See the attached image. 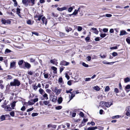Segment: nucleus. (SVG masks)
<instances>
[{
  "label": "nucleus",
  "mask_w": 130,
  "mask_h": 130,
  "mask_svg": "<svg viewBox=\"0 0 130 130\" xmlns=\"http://www.w3.org/2000/svg\"><path fill=\"white\" fill-rule=\"evenodd\" d=\"M5 117L4 115H3L1 116L0 119L1 121H3L5 120Z\"/></svg>",
  "instance_id": "473e14b6"
},
{
  "label": "nucleus",
  "mask_w": 130,
  "mask_h": 130,
  "mask_svg": "<svg viewBox=\"0 0 130 130\" xmlns=\"http://www.w3.org/2000/svg\"><path fill=\"white\" fill-rule=\"evenodd\" d=\"M43 74L44 78L46 79L49 78L51 76L50 74L45 72Z\"/></svg>",
  "instance_id": "6e6552de"
},
{
  "label": "nucleus",
  "mask_w": 130,
  "mask_h": 130,
  "mask_svg": "<svg viewBox=\"0 0 130 130\" xmlns=\"http://www.w3.org/2000/svg\"><path fill=\"white\" fill-rule=\"evenodd\" d=\"M38 113H33L31 114V116L32 117H34L36 116H38Z\"/></svg>",
  "instance_id": "f704fd0d"
},
{
  "label": "nucleus",
  "mask_w": 130,
  "mask_h": 130,
  "mask_svg": "<svg viewBox=\"0 0 130 130\" xmlns=\"http://www.w3.org/2000/svg\"><path fill=\"white\" fill-rule=\"evenodd\" d=\"M52 15L54 17H57L58 16L57 14H55L54 12L52 13Z\"/></svg>",
  "instance_id": "864d4df0"
},
{
  "label": "nucleus",
  "mask_w": 130,
  "mask_h": 130,
  "mask_svg": "<svg viewBox=\"0 0 130 130\" xmlns=\"http://www.w3.org/2000/svg\"><path fill=\"white\" fill-rule=\"evenodd\" d=\"M117 48V46H115L114 47H110V49L111 50L113 49H116Z\"/></svg>",
  "instance_id": "052dcab7"
},
{
  "label": "nucleus",
  "mask_w": 130,
  "mask_h": 130,
  "mask_svg": "<svg viewBox=\"0 0 130 130\" xmlns=\"http://www.w3.org/2000/svg\"><path fill=\"white\" fill-rule=\"evenodd\" d=\"M43 97L45 98V99L47 100L48 99L47 95L46 93H44V94L43 95Z\"/></svg>",
  "instance_id": "a878e982"
},
{
  "label": "nucleus",
  "mask_w": 130,
  "mask_h": 130,
  "mask_svg": "<svg viewBox=\"0 0 130 130\" xmlns=\"http://www.w3.org/2000/svg\"><path fill=\"white\" fill-rule=\"evenodd\" d=\"M106 35V34L104 33L103 34H101L100 35V36L101 37L103 38Z\"/></svg>",
  "instance_id": "58836bf2"
},
{
  "label": "nucleus",
  "mask_w": 130,
  "mask_h": 130,
  "mask_svg": "<svg viewBox=\"0 0 130 130\" xmlns=\"http://www.w3.org/2000/svg\"><path fill=\"white\" fill-rule=\"evenodd\" d=\"M65 30L66 31H67L68 32L69 31H70L71 30H72V29L70 27H67L65 28Z\"/></svg>",
  "instance_id": "dca6fc26"
},
{
  "label": "nucleus",
  "mask_w": 130,
  "mask_h": 130,
  "mask_svg": "<svg viewBox=\"0 0 130 130\" xmlns=\"http://www.w3.org/2000/svg\"><path fill=\"white\" fill-rule=\"evenodd\" d=\"M73 10V8L72 7H69V8L68 10V11L69 12H71L72 11V10Z\"/></svg>",
  "instance_id": "5fc2aeb1"
},
{
  "label": "nucleus",
  "mask_w": 130,
  "mask_h": 130,
  "mask_svg": "<svg viewBox=\"0 0 130 130\" xmlns=\"http://www.w3.org/2000/svg\"><path fill=\"white\" fill-rule=\"evenodd\" d=\"M24 63L25 66L27 68L29 69L31 67V65L29 63L27 62H24Z\"/></svg>",
  "instance_id": "9b49d317"
},
{
  "label": "nucleus",
  "mask_w": 130,
  "mask_h": 130,
  "mask_svg": "<svg viewBox=\"0 0 130 130\" xmlns=\"http://www.w3.org/2000/svg\"><path fill=\"white\" fill-rule=\"evenodd\" d=\"M2 24H5L6 23V20L5 19H2Z\"/></svg>",
  "instance_id": "e433bc0d"
},
{
  "label": "nucleus",
  "mask_w": 130,
  "mask_h": 130,
  "mask_svg": "<svg viewBox=\"0 0 130 130\" xmlns=\"http://www.w3.org/2000/svg\"><path fill=\"white\" fill-rule=\"evenodd\" d=\"M125 90L127 91V92H128V91H127V89H130V85H127L125 87Z\"/></svg>",
  "instance_id": "2f4dec72"
},
{
  "label": "nucleus",
  "mask_w": 130,
  "mask_h": 130,
  "mask_svg": "<svg viewBox=\"0 0 130 130\" xmlns=\"http://www.w3.org/2000/svg\"><path fill=\"white\" fill-rule=\"evenodd\" d=\"M34 23V21H31L30 20H29L27 21V24L31 25H32Z\"/></svg>",
  "instance_id": "5701e85b"
},
{
  "label": "nucleus",
  "mask_w": 130,
  "mask_h": 130,
  "mask_svg": "<svg viewBox=\"0 0 130 130\" xmlns=\"http://www.w3.org/2000/svg\"><path fill=\"white\" fill-rule=\"evenodd\" d=\"M43 103L45 105H47L49 103L48 101H43Z\"/></svg>",
  "instance_id": "603ef678"
},
{
  "label": "nucleus",
  "mask_w": 130,
  "mask_h": 130,
  "mask_svg": "<svg viewBox=\"0 0 130 130\" xmlns=\"http://www.w3.org/2000/svg\"><path fill=\"white\" fill-rule=\"evenodd\" d=\"M39 92L40 93L41 95H43V94L45 93V92L44 90L42 89L41 88H40L39 90Z\"/></svg>",
  "instance_id": "f3484780"
},
{
  "label": "nucleus",
  "mask_w": 130,
  "mask_h": 130,
  "mask_svg": "<svg viewBox=\"0 0 130 130\" xmlns=\"http://www.w3.org/2000/svg\"><path fill=\"white\" fill-rule=\"evenodd\" d=\"M27 104L29 105H32L33 104L30 101H29L28 102Z\"/></svg>",
  "instance_id": "69168bd1"
},
{
  "label": "nucleus",
  "mask_w": 130,
  "mask_h": 130,
  "mask_svg": "<svg viewBox=\"0 0 130 130\" xmlns=\"http://www.w3.org/2000/svg\"><path fill=\"white\" fill-rule=\"evenodd\" d=\"M126 115L127 116L130 117V106H128L126 108Z\"/></svg>",
  "instance_id": "39448f33"
},
{
  "label": "nucleus",
  "mask_w": 130,
  "mask_h": 130,
  "mask_svg": "<svg viewBox=\"0 0 130 130\" xmlns=\"http://www.w3.org/2000/svg\"><path fill=\"white\" fill-rule=\"evenodd\" d=\"M69 63L64 61H61L60 63V65L61 66H67L69 65Z\"/></svg>",
  "instance_id": "0eeeda50"
},
{
  "label": "nucleus",
  "mask_w": 130,
  "mask_h": 130,
  "mask_svg": "<svg viewBox=\"0 0 130 130\" xmlns=\"http://www.w3.org/2000/svg\"><path fill=\"white\" fill-rule=\"evenodd\" d=\"M16 102L15 101H14L11 104V107H12V109H14V107L15 105V103Z\"/></svg>",
  "instance_id": "b1692460"
},
{
  "label": "nucleus",
  "mask_w": 130,
  "mask_h": 130,
  "mask_svg": "<svg viewBox=\"0 0 130 130\" xmlns=\"http://www.w3.org/2000/svg\"><path fill=\"white\" fill-rule=\"evenodd\" d=\"M30 2L31 3V6L35 4V0H30Z\"/></svg>",
  "instance_id": "13d9d810"
},
{
  "label": "nucleus",
  "mask_w": 130,
  "mask_h": 130,
  "mask_svg": "<svg viewBox=\"0 0 130 130\" xmlns=\"http://www.w3.org/2000/svg\"><path fill=\"white\" fill-rule=\"evenodd\" d=\"M127 34V33L125 31L122 30L120 31V35L122 36L125 35Z\"/></svg>",
  "instance_id": "ddd939ff"
},
{
  "label": "nucleus",
  "mask_w": 130,
  "mask_h": 130,
  "mask_svg": "<svg viewBox=\"0 0 130 130\" xmlns=\"http://www.w3.org/2000/svg\"><path fill=\"white\" fill-rule=\"evenodd\" d=\"M103 103L104 104H105L106 106L107 107H110L111 105H112L113 104L112 103V102H101V103H102V104H103Z\"/></svg>",
  "instance_id": "423d86ee"
},
{
  "label": "nucleus",
  "mask_w": 130,
  "mask_h": 130,
  "mask_svg": "<svg viewBox=\"0 0 130 130\" xmlns=\"http://www.w3.org/2000/svg\"><path fill=\"white\" fill-rule=\"evenodd\" d=\"M91 79V78H85V80L86 82L89 81Z\"/></svg>",
  "instance_id": "0e129e2a"
},
{
  "label": "nucleus",
  "mask_w": 130,
  "mask_h": 130,
  "mask_svg": "<svg viewBox=\"0 0 130 130\" xmlns=\"http://www.w3.org/2000/svg\"><path fill=\"white\" fill-rule=\"evenodd\" d=\"M21 84L20 82L18 79H14L13 82H11L10 83V85L11 86H19Z\"/></svg>",
  "instance_id": "f257e3e1"
},
{
  "label": "nucleus",
  "mask_w": 130,
  "mask_h": 130,
  "mask_svg": "<svg viewBox=\"0 0 130 130\" xmlns=\"http://www.w3.org/2000/svg\"><path fill=\"white\" fill-rule=\"evenodd\" d=\"M28 0H22V2L25 5H27V2Z\"/></svg>",
  "instance_id": "c756f323"
},
{
  "label": "nucleus",
  "mask_w": 130,
  "mask_h": 130,
  "mask_svg": "<svg viewBox=\"0 0 130 130\" xmlns=\"http://www.w3.org/2000/svg\"><path fill=\"white\" fill-rule=\"evenodd\" d=\"M26 109V108L24 106H23L21 108V110L22 111H24Z\"/></svg>",
  "instance_id": "bf43d9fd"
},
{
  "label": "nucleus",
  "mask_w": 130,
  "mask_h": 130,
  "mask_svg": "<svg viewBox=\"0 0 130 130\" xmlns=\"http://www.w3.org/2000/svg\"><path fill=\"white\" fill-rule=\"evenodd\" d=\"M62 108V106H58L55 107V109L57 110H60Z\"/></svg>",
  "instance_id": "c85d7f7f"
},
{
  "label": "nucleus",
  "mask_w": 130,
  "mask_h": 130,
  "mask_svg": "<svg viewBox=\"0 0 130 130\" xmlns=\"http://www.w3.org/2000/svg\"><path fill=\"white\" fill-rule=\"evenodd\" d=\"M4 109L6 111H11V110L12 109L10 107V105H8L5 107Z\"/></svg>",
  "instance_id": "1a4fd4ad"
},
{
  "label": "nucleus",
  "mask_w": 130,
  "mask_h": 130,
  "mask_svg": "<svg viewBox=\"0 0 130 130\" xmlns=\"http://www.w3.org/2000/svg\"><path fill=\"white\" fill-rule=\"evenodd\" d=\"M58 81L60 83H62V78H60L58 79Z\"/></svg>",
  "instance_id": "680f3d73"
},
{
  "label": "nucleus",
  "mask_w": 130,
  "mask_h": 130,
  "mask_svg": "<svg viewBox=\"0 0 130 130\" xmlns=\"http://www.w3.org/2000/svg\"><path fill=\"white\" fill-rule=\"evenodd\" d=\"M130 78L128 77H126L124 79V81L125 83H127L130 81Z\"/></svg>",
  "instance_id": "cd10ccee"
},
{
  "label": "nucleus",
  "mask_w": 130,
  "mask_h": 130,
  "mask_svg": "<svg viewBox=\"0 0 130 130\" xmlns=\"http://www.w3.org/2000/svg\"><path fill=\"white\" fill-rule=\"evenodd\" d=\"M112 16V15L110 14H106V15H103L101 16H100V17H105L106 16L107 17H111Z\"/></svg>",
  "instance_id": "393cba45"
},
{
  "label": "nucleus",
  "mask_w": 130,
  "mask_h": 130,
  "mask_svg": "<svg viewBox=\"0 0 130 130\" xmlns=\"http://www.w3.org/2000/svg\"><path fill=\"white\" fill-rule=\"evenodd\" d=\"M34 109V108L33 107H32L31 108H30L28 109L27 110V112H28L29 111H30L32 110H33Z\"/></svg>",
  "instance_id": "09e8293b"
},
{
  "label": "nucleus",
  "mask_w": 130,
  "mask_h": 130,
  "mask_svg": "<svg viewBox=\"0 0 130 130\" xmlns=\"http://www.w3.org/2000/svg\"><path fill=\"white\" fill-rule=\"evenodd\" d=\"M97 128L96 127H89L87 129V130H94Z\"/></svg>",
  "instance_id": "4be33fe9"
},
{
  "label": "nucleus",
  "mask_w": 130,
  "mask_h": 130,
  "mask_svg": "<svg viewBox=\"0 0 130 130\" xmlns=\"http://www.w3.org/2000/svg\"><path fill=\"white\" fill-rule=\"evenodd\" d=\"M115 62H107L105 60L103 61H102V63L104 64H108L112 65V64L114 63Z\"/></svg>",
  "instance_id": "f8f14e48"
},
{
  "label": "nucleus",
  "mask_w": 130,
  "mask_h": 130,
  "mask_svg": "<svg viewBox=\"0 0 130 130\" xmlns=\"http://www.w3.org/2000/svg\"><path fill=\"white\" fill-rule=\"evenodd\" d=\"M11 52V51L10 50L7 48L5 50V53H9Z\"/></svg>",
  "instance_id": "de8ad7c7"
},
{
  "label": "nucleus",
  "mask_w": 130,
  "mask_h": 130,
  "mask_svg": "<svg viewBox=\"0 0 130 130\" xmlns=\"http://www.w3.org/2000/svg\"><path fill=\"white\" fill-rule=\"evenodd\" d=\"M33 88L34 90L36 91L38 88V87L36 85H34L33 86Z\"/></svg>",
  "instance_id": "c03bdc74"
},
{
  "label": "nucleus",
  "mask_w": 130,
  "mask_h": 130,
  "mask_svg": "<svg viewBox=\"0 0 130 130\" xmlns=\"http://www.w3.org/2000/svg\"><path fill=\"white\" fill-rule=\"evenodd\" d=\"M114 91L116 93H118L119 92V90L117 88H115V89Z\"/></svg>",
  "instance_id": "338daca9"
},
{
  "label": "nucleus",
  "mask_w": 130,
  "mask_h": 130,
  "mask_svg": "<svg viewBox=\"0 0 130 130\" xmlns=\"http://www.w3.org/2000/svg\"><path fill=\"white\" fill-rule=\"evenodd\" d=\"M32 34H34L37 36H38L39 35L38 33L36 32L33 31L32 32Z\"/></svg>",
  "instance_id": "6e6d98bb"
},
{
  "label": "nucleus",
  "mask_w": 130,
  "mask_h": 130,
  "mask_svg": "<svg viewBox=\"0 0 130 130\" xmlns=\"http://www.w3.org/2000/svg\"><path fill=\"white\" fill-rule=\"evenodd\" d=\"M51 63L54 64H57L58 63L56 61V60L55 59L51 60L50 61Z\"/></svg>",
  "instance_id": "4468645a"
},
{
  "label": "nucleus",
  "mask_w": 130,
  "mask_h": 130,
  "mask_svg": "<svg viewBox=\"0 0 130 130\" xmlns=\"http://www.w3.org/2000/svg\"><path fill=\"white\" fill-rule=\"evenodd\" d=\"M41 20L42 21L43 24H45L46 25L47 23V21L44 17H43L42 18Z\"/></svg>",
  "instance_id": "9d476101"
},
{
  "label": "nucleus",
  "mask_w": 130,
  "mask_h": 130,
  "mask_svg": "<svg viewBox=\"0 0 130 130\" xmlns=\"http://www.w3.org/2000/svg\"><path fill=\"white\" fill-rule=\"evenodd\" d=\"M82 65L85 67H88V64H86L84 62H83L82 64Z\"/></svg>",
  "instance_id": "ea45409f"
},
{
  "label": "nucleus",
  "mask_w": 130,
  "mask_h": 130,
  "mask_svg": "<svg viewBox=\"0 0 130 130\" xmlns=\"http://www.w3.org/2000/svg\"><path fill=\"white\" fill-rule=\"evenodd\" d=\"M15 64V62L14 61H13L10 63V67H14Z\"/></svg>",
  "instance_id": "72a5a7b5"
},
{
  "label": "nucleus",
  "mask_w": 130,
  "mask_h": 130,
  "mask_svg": "<svg viewBox=\"0 0 130 130\" xmlns=\"http://www.w3.org/2000/svg\"><path fill=\"white\" fill-rule=\"evenodd\" d=\"M71 94V96L70 98L69 101H70L71 99H73V98L75 96V94L73 93L72 92V93Z\"/></svg>",
  "instance_id": "c9c22d12"
},
{
  "label": "nucleus",
  "mask_w": 130,
  "mask_h": 130,
  "mask_svg": "<svg viewBox=\"0 0 130 130\" xmlns=\"http://www.w3.org/2000/svg\"><path fill=\"white\" fill-rule=\"evenodd\" d=\"M6 78L7 79H11L12 78V76L10 75H8L6 76Z\"/></svg>",
  "instance_id": "79ce46f5"
},
{
  "label": "nucleus",
  "mask_w": 130,
  "mask_h": 130,
  "mask_svg": "<svg viewBox=\"0 0 130 130\" xmlns=\"http://www.w3.org/2000/svg\"><path fill=\"white\" fill-rule=\"evenodd\" d=\"M112 55L114 57H115L118 55V54L116 52H113L112 54Z\"/></svg>",
  "instance_id": "37998d69"
},
{
  "label": "nucleus",
  "mask_w": 130,
  "mask_h": 130,
  "mask_svg": "<svg viewBox=\"0 0 130 130\" xmlns=\"http://www.w3.org/2000/svg\"><path fill=\"white\" fill-rule=\"evenodd\" d=\"M84 121H82L81 124H80L79 126V127H81L85 125V122Z\"/></svg>",
  "instance_id": "7c9ffc66"
},
{
  "label": "nucleus",
  "mask_w": 130,
  "mask_h": 130,
  "mask_svg": "<svg viewBox=\"0 0 130 130\" xmlns=\"http://www.w3.org/2000/svg\"><path fill=\"white\" fill-rule=\"evenodd\" d=\"M93 88L95 90L97 91H99L100 90V88L98 86H96L93 87Z\"/></svg>",
  "instance_id": "aec40b11"
},
{
  "label": "nucleus",
  "mask_w": 130,
  "mask_h": 130,
  "mask_svg": "<svg viewBox=\"0 0 130 130\" xmlns=\"http://www.w3.org/2000/svg\"><path fill=\"white\" fill-rule=\"evenodd\" d=\"M86 59L87 60L89 61L91 60V57L90 56H88L87 57Z\"/></svg>",
  "instance_id": "4d7b16f0"
},
{
  "label": "nucleus",
  "mask_w": 130,
  "mask_h": 130,
  "mask_svg": "<svg viewBox=\"0 0 130 130\" xmlns=\"http://www.w3.org/2000/svg\"><path fill=\"white\" fill-rule=\"evenodd\" d=\"M110 90V88L109 87L107 86L106 87L105 89V92H108Z\"/></svg>",
  "instance_id": "bb28decb"
},
{
  "label": "nucleus",
  "mask_w": 130,
  "mask_h": 130,
  "mask_svg": "<svg viewBox=\"0 0 130 130\" xmlns=\"http://www.w3.org/2000/svg\"><path fill=\"white\" fill-rule=\"evenodd\" d=\"M14 112L13 111H12L10 112V116L12 117H14Z\"/></svg>",
  "instance_id": "49530a36"
},
{
  "label": "nucleus",
  "mask_w": 130,
  "mask_h": 130,
  "mask_svg": "<svg viewBox=\"0 0 130 130\" xmlns=\"http://www.w3.org/2000/svg\"><path fill=\"white\" fill-rule=\"evenodd\" d=\"M62 101V98L60 97H59L58 100V102L59 104H60L61 103Z\"/></svg>",
  "instance_id": "a211bd4d"
},
{
  "label": "nucleus",
  "mask_w": 130,
  "mask_h": 130,
  "mask_svg": "<svg viewBox=\"0 0 130 130\" xmlns=\"http://www.w3.org/2000/svg\"><path fill=\"white\" fill-rule=\"evenodd\" d=\"M83 28L81 26H78V27L77 30L79 31H80Z\"/></svg>",
  "instance_id": "a19ab883"
},
{
  "label": "nucleus",
  "mask_w": 130,
  "mask_h": 130,
  "mask_svg": "<svg viewBox=\"0 0 130 130\" xmlns=\"http://www.w3.org/2000/svg\"><path fill=\"white\" fill-rule=\"evenodd\" d=\"M61 90V89H58L57 87H55L53 91L56 93V95H58L60 93Z\"/></svg>",
  "instance_id": "7ed1b4c3"
},
{
  "label": "nucleus",
  "mask_w": 130,
  "mask_h": 130,
  "mask_svg": "<svg viewBox=\"0 0 130 130\" xmlns=\"http://www.w3.org/2000/svg\"><path fill=\"white\" fill-rule=\"evenodd\" d=\"M58 33L59 34L60 36L62 37H63L65 35V34L64 33L60 32H58Z\"/></svg>",
  "instance_id": "6ab92c4d"
},
{
  "label": "nucleus",
  "mask_w": 130,
  "mask_h": 130,
  "mask_svg": "<svg viewBox=\"0 0 130 130\" xmlns=\"http://www.w3.org/2000/svg\"><path fill=\"white\" fill-rule=\"evenodd\" d=\"M64 68V67H60V73H61V72L63 70Z\"/></svg>",
  "instance_id": "a18cd8bd"
},
{
  "label": "nucleus",
  "mask_w": 130,
  "mask_h": 130,
  "mask_svg": "<svg viewBox=\"0 0 130 130\" xmlns=\"http://www.w3.org/2000/svg\"><path fill=\"white\" fill-rule=\"evenodd\" d=\"M42 16V15H35L34 18H35V20L37 22L38 21H40L41 20Z\"/></svg>",
  "instance_id": "20e7f679"
},
{
  "label": "nucleus",
  "mask_w": 130,
  "mask_h": 130,
  "mask_svg": "<svg viewBox=\"0 0 130 130\" xmlns=\"http://www.w3.org/2000/svg\"><path fill=\"white\" fill-rule=\"evenodd\" d=\"M51 69L54 70L53 72L54 73H57V68L54 67L53 66L51 67Z\"/></svg>",
  "instance_id": "2eb2a0df"
},
{
  "label": "nucleus",
  "mask_w": 130,
  "mask_h": 130,
  "mask_svg": "<svg viewBox=\"0 0 130 130\" xmlns=\"http://www.w3.org/2000/svg\"><path fill=\"white\" fill-rule=\"evenodd\" d=\"M108 29L107 28H104L103 29V31L104 32H106L108 31Z\"/></svg>",
  "instance_id": "3c124183"
},
{
  "label": "nucleus",
  "mask_w": 130,
  "mask_h": 130,
  "mask_svg": "<svg viewBox=\"0 0 130 130\" xmlns=\"http://www.w3.org/2000/svg\"><path fill=\"white\" fill-rule=\"evenodd\" d=\"M126 40L127 43L129 44H130V39L127 38L126 39Z\"/></svg>",
  "instance_id": "774afa93"
},
{
  "label": "nucleus",
  "mask_w": 130,
  "mask_h": 130,
  "mask_svg": "<svg viewBox=\"0 0 130 130\" xmlns=\"http://www.w3.org/2000/svg\"><path fill=\"white\" fill-rule=\"evenodd\" d=\"M92 29L93 30H94V32L96 34H98L99 31L97 30L96 28H92Z\"/></svg>",
  "instance_id": "412c9836"
},
{
  "label": "nucleus",
  "mask_w": 130,
  "mask_h": 130,
  "mask_svg": "<svg viewBox=\"0 0 130 130\" xmlns=\"http://www.w3.org/2000/svg\"><path fill=\"white\" fill-rule=\"evenodd\" d=\"M46 91L48 93H50L51 92V90L49 89H47L46 90Z\"/></svg>",
  "instance_id": "e2e57ef3"
},
{
  "label": "nucleus",
  "mask_w": 130,
  "mask_h": 130,
  "mask_svg": "<svg viewBox=\"0 0 130 130\" xmlns=\"http://www.w3.org/2000/svg\"><path fill=\"white\" fill-rule=\"evenodd\" d=\"M20 8H17V13L18 14H20Z\"/></svg>",
  "instance_id": "8fccbe9b"
},
{
  "label": "nucleus",
  "mask_w": 130,
  "mask_h": 130,
  "mask_svg": "<svg viewBox=\"0 0 130 130\" xmlns=\"http://www.w3.org/2000/svg\"><path fill=\"white\" fill-rule=\"evenodd\" d=\"M84 6H80L79 7L77 10L75 9V10L74 12L73 13V15H76L77 14L78 12L79 11V12L80 9L82 8H83Z\"/></svg>",
  "instance_id": "f03ea898"
},
{
  "label": "nucleus",
  "mask_w": 130,
  "mask_h": 130,
  "mask_svg": "<svg viewBox=\"0 0 130 130\" xmlns=\"http://www.w3.org/2000/svg\"><path fill=\"white\" fill-rule=\"evenodd\" d=\"M23 62V60H21L19 61L18 64L19 65H21Z\"/></svg>",
  "instance_id": "4c0bfd02"
}]
</instances>
